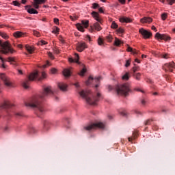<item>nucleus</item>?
I'll return each mask as SVG.
<instances>
[{"instance_id": "nucleus-33", "label": "nucleus", "mask_w": 175, "mask_h": 175, "mask_svg": "<svg viewBox=\"0 0 175 175\" xmlns=\"http://www.w3.org/2000/svg\"><path fill=\"white\" fill-rule=\"evenodd\" d=\"M87 72V69L85 68H83L81 72H79L80 76H84L85 73Z\"/></svg>"}, {"instance_id": "nucleus-53", "label": "nucleus", "mask_w": 175, "mask_h": 175, "mask_svg": "<svg viewBox=\"0 0 175 175\" xmlns=\"http://www.w3.org/2000/svg\"><path fill=\"white\" fill-rule=\"evenodd\" d=\"M51 73H53V75H54V73H57V69H55V68H52L51 70Z\"/></svg>"}, {"instance_id": "nucleus-9", "label": "nucleus", "mask_w": 175, "mask_h": 175, "mask_svg": "<svg viewBox=\"0 0 175 175\" xmlns=\"http://www.w3.org/2000/svg\"><path fill=\"white\" fill-rule=\"evenodd\" d=\"M0 78L5 87H8V88L13 87V83H12V81H10V78L8 77L5 74L0 75Z\"/></svg>"}, {"instance_id": "nucleus-31", "label": "nucleus", "mask_w": 175, "mask_h": 175, "mask_svg": "<svg viewBox=\"0 0 175 175\" xmlns=\"http://www.w3.org/2000/svg\"><path fill=\"white\" fill-rule=\"evenodd\" d=\"M111 27L113 29H117V28H118V25H117V23H116V22H112L111 23Z\"/></svg>"}, {"instance_id": "nucleus-48", "label": "nucleus", "mask_w": 175, "mask_h": 175, "mask_svg": "<svg viewBox=\"0 0 175 175\" xmlns=\"http://www.w3.org/2000/svg\"><path fill=\"white\" fill-rule=\"evenodd\" d=\"M8 62H14V57H8Z\"/></svg>"}, {"instance_id": "nucleus-41", "label": "nucleus", "mask_w": 175, "mask_h": 175, "mask_svg": "<svg viewBox=\"0 0 175 175\" xmlns=\"http://www.w3.org/2000/svg\"><path fill=\"white\" fill-rule=\"evenodd\" d=\"M15 116L17 118H19V117H23V113H20V112H16L15 113Z\"/></svg>"}, {"instance_id": "nucleus-49", "label": "nucleus", "mask_w": 175, "mask_h": 175, "mask_svg": "<svg viewBox=\"0 0 175 175\" xmlns=\"http://www.w3.org/2000/svg\"><path fill=\"white\" fill-rule=\"evenodd\" d=\"M167 1L168 2L169 5H173V3L175 2V0H167Z\"/></svg>"}, {"instance_id": "nucleus-56", "label": "nucleus", "mask_w": 175, "mask_h": 175, "mask_svg": "<svg viewBox=\"0 0 175 175\" xmlns=\"http://www.w3.org/2000/svg\"><path fill=\"white\" fill-rule=\"evenodd\" d=\"M141 103H142V105H146V100H144V99H142V100H141Z\"/></svg>"}, {"instance_id": "nucleus-52", "label": "nucleus", "mask_w": 175, "mask_h": 175, "mask_svg": "<svg viewBox=\"0 0 175 175\" xmlns=\"http://www.w3.org/2000/svg\"><path fill=\"white\" fill-rule=\"evenodd\" d=\"M133 139H136V137H137V132L133 133Z\"/></svg>"}, {"instance_id": "nucleus-37", "label": "nucleus", "mask_w": 175, "mask_h": 175, "mask_svg": "<svg viewBox=\"0 0 175 175\" xmlns=\"http://www.w3.org/2000/svg\"><path fill=\"white\" fill-rule=\"evenodd\" d=\"M38 44L41 45V46H44V44H47V42L42 40L38 42Z\"/></svg>"}, {"instance_id": "nucleus-19", "label": "nucleus", "mask_w": 175, "mask_h": 175, "mask_svg": "<svg viewBox=\"0 0 175 175\" xmlns=\"http://www.w3.org/2000/svg\"><path fill=\"white\" fill-rule=\"evenodd\" d=\"M25 35V33H23L21 31H15L13 33V36L16 38V39H18L19 38H23Z\"/></svg>"}, {"instance_id": "nucleus-15", "label": "nucleus", "mask_w": 175, "mask_h": 175, "mask_svg": "<svg viewBox=\"0 0 175 175\" xmlns=\"http://www.w3.org/2000/svg\"><path fill=\"white\" fill-rule=\"evenodd\" d=\"M53 124L51 123V122L49 121V120H45L44 121L43 123V129L44 131H49V129H50V128H51V125Z\"/></svg>"}, {"instance_id": "nucleus-39", "label": "nucleus", "mask_w": 175, "mask_h": 175, "mask_svg": "<svg viewBox=\"0 0 175 175\" xmlns=\"http://www.w3.org/2000/svg\"><path fill=\"white\" fill-rule=\"evenodd\" d=\"M106 39H107V42H111V40H113V37H112L111 36H107L106 37Z\"/></svg>"}, {"instance_id": "nucleus-47", "label": "nucleus", "mask_w": 175, "mask_h": 175, "mask_svg": "<svg viewBox=\"0 0 175 175\" xmlns=\"http://www.w3.org/2000/svg\"><path fill=\"white\" fill-rule=\"evenodd\" d=\"M167 17V15L166 14H163L161 15L162 20H164V21L166 20Z\"/></svg>"}, {"instance_id": "nucleus-30", "label": "nucleus", "mask_w": 175, "mask_h": 175, "mask_svg": "<svg viewBox=\"0 0 175 175\" xmlns=\"http://www.w3.org/2000/svg\"><path fill=\"white\" fill-rule=\"evenodd\" d=\"M89 23L90 21L88 20H85L81 21L82 25H83V27H85V28H88Z\"/></svg>"}, {"instance_id": "nucleus-12", "label": "nucleus", "mask_w": 175, "mask_h": 175, "mask_svg": "<svg viewBox=\"0 0 175 175\" xmlns=\"http://www.w3.org/2000/svg\"><path fill=\"white\" fill-rule=\"evenodd\" d=\"M139 33L142 35V36L144 38V39H150L151 36H152V33L147 30H145L144 29H140L139 30Z\"/></svg>"}, {"instance_id": "nucleus-63", "label": "nucleus", "mask_w": 175, "mask_h": 175, "mask_svg": "<svg viewBox=\"0 0 175 175\" xmlns=\"http://www.w3.org/2000/svg\"><path fill=\"white\" fill-rule=\"evenodd\" d=\"M135 62H137V64H140V60H139L138 59H135Z\"/></svg>"}, {"instance_id": "nucleus-28", "label": "nucleus", "mask_w": 175, "mask_h": 175, "mask_svg": "<svg viewBox=\"0 0 175 175\" xmlns=\"http://www.w3.org/2000/svg\"><path fill=\"white\" fill-rule=\"evenodd\" d=\"M160 57L163 58L164 59H167L170 58V56H169L168 53H161L160 55Z\"/></svg>"}, {"instance_id": "nucleus-21", "label": "nucleus", "mask_w": 175, "mask_h": 175, "mask_svg": "<svg viewBox=\"0 0 175 175\" xmlns=\"http://www.w3.org/2000/svg\"><path fill=\"white\" fill-rule=\"evenodd\" d=\"M63 75L65 77H69V76H70V70L65 68L63 70Z\"/></svg>"}, {"instance_id": "nucleus-25", "label": "nucleus", "mask_w": 175, "mask_h": 175, "mask_svg": "<svg viewBox=\"0 0 175 175\" xmlns=\"http://www.w3.org/2000/svg\"><path fill=\"white\" fill-rule=\"evenodd\" d=\"M131 77V75H129V72H126L122 77V80L128 81L129 80V78Z\"/></svg>"}, {"instance_id": "nucleus-10", "label": "nucleus", "mask_w": 175, "mask_h": 175, "mask_svg": "<svg viewBox=\"0 0 175 175\" xmlns=\"http://www.w3.org/2000/svg\"><path fill=\"white\" fill-rule=\"evenodd\" d=\"M85 49H88V45L84 42H79L77 44L76 50H77L79 53H82L84 51Z\"/></svg>"}, {"instance_id": "nucleus-59", "label": "nucleus", "mask_w": 175, "mask_h": 175, "mask_svg": "<svg viewBox=\"0 0 175 175\" xmlns=\"http://www.w3.org/2000/svg\"><path fill=\"white\" fill-rule=\"evenodd\" d=\"M152 31H155V32H157V27H155V26H152Z\"/></svg>"}, {"instance_id": "nucleus-7", "label": "nucleus", "mask_w": 175, "mask_h": 175, "mask_svg": "<svg viewBox=\"0 0 175 175\" xmlns=\"http://www.w3.org/2000/svg\"><path fill=\"white\" fill-rule=\"evenodd\" d=\"M98 128H99V129H105V124H103L102 122L93 123V124L85 126L83 127V129H84V131H88L90 132L91 131L98 129Z\"/></svg>"}, {"instance_id": "nucleus-8", "label": "nucleus", "mask_w": 175, "mask_h": 175, "mask_svg": "<svg viewBox=\"0 0 175 175\" xmlns=\"http://www.w3.org/2000/svg\"><path fill=\"white\" fill-rule=\"evenodd\" d=\"M13 105L10 103L9 101H5L0 105V116L2 114L3 111L6 113L4 116H9V109L12 107Z\"/></svg>"}, {"instance_id": "nucleus-35", "label": "nucleus", "mask_w": 175, "mask_h": 175, "mask_svg": "<svg viewBox=\"0 0 175 175\" xmlns=\"http://www.w3.org/2000/svg\"><path fill=\"white\" fill-rule=\"evenodd\" d=\"M33 34L34 35V36H37V38H39L40 36V33H39V31L36 30L33 31Z\"/></svg>"}, {"instance_id": "nucleus-40", "label": "nucleus", "mask_w": 175, "mask_h": 175, "mask_svg": "<svg viewBox=\"0 0 175 175\" xmlns=\"http://www.w3.org/2000/svg\"><path fill=\"white\" fill-rule=\"evenodd\" d=\"M39 5L38 3H36V1H34V3H33V8L34 9H39Z\"/></svg>"}, {"instance_id": "nucleus-54", "label": "nucleus", "mask_w": 175, "mask_h": 175, "mask_svg": "<svg viewBox=\"0 0 175 175\" xmlns=\"http://www.w3.org/2000/svg\"><path fill=\"white\" fill-rule=\"evenodd\" d=\"M120 3H122V5H125L126 0H118Z\"/></svg>"}, {"instance_id": "nucleus-51", "label": "nucleus", "mask_w": 175, "mask_h": 175, "mask_svg": "<svg viewBox=\"0 0 175 175\" xmlns=\"http://www.w3.org/2000/svg\"><path fill=\"white\" fill-rule=\"evenodd\" d=\"M117 31H118V32L119 33H124V29H121V28L118 29Z\"/></svg>"}, {"instance_id": "nucleus-64", "label": "nucleus", "mask_w": 175, "mask_h": 175, "mask_svg": "<svg viewBox=\"0 0 175 175\" xmlns=\"http://www.w3.org/2000/svg\"><path fill=\"white\" fill-rule=\"evenodd\" d=\"M18 49H23V45L22 44H18Z\"/></svg>"}, {"instance_id": "nucleus-4", "label": "nucleus", "mask_w": 175, "mask_h": 175, "mask_svg": "<svg viewBox=\"0 0 175 175\" xmlns=\"http://www.w3.org/2000/svg\"><path fill=\"white\" fill-rule=\"evenodd\" d=\"M92 15L97 22L94 23L93 25L90 26V32H94V31L99 32V31H102V27L100 26V24L103 23V20L99 17V14L95 11L92 12Z\"/></svg>"}, {"instance_id": "nucleus-24", "label": "nucleus", "mask_w": 175, "mask_h": 175, "mask_svg": "<svg viewBox=\"0 0 175 175\" xmlns=\"http://www.w3.org/2000/svg\"><path fill=\"white\" fill-rule=\"evenodd\" d=\"M133 77L137 79L138 81H140V77L142 76V74L140 72L137 73H133Z\"/></svg>"}, {"instance_id": "nucleus-3", "label": "nucleus", "mask_w": 175, "mask_h": 175, "mask_svg": "<svg viewBox=\"0 0 175 175\" xmlns=\"http://www.w3.org/2000/svg\"><path fill=\"white\" fill-rule=\"evenodd\" d=\"M46 74L45 72H41V76L39 72L36 71L34 72L31 73L27 79L25 80L22 85L25 90H28L29 88V82L33 81L34 80H36V79L38 80V81H40V80H43V79H46Z\"/></svg>"}, {"instance_id": "nucleus-32", "label": "nucleus", "mask_w": 175, "mask_h": 175, "mask_svg": "<svg viewBox=\"0 0 175 175\" xmlns=\"http://www.w3.org/2000/svg\"><path fill=\"white\" fill-rule=\"evenodd\" d=\"M34 2L38 3V5H42V3H46V0H34Z\"/></svg>"}, {"instance_id": "nucleus-2", "label": "nucleus", "mask_w": 175, "mask_h": 175, "mask_svg": "<svg viewBox=\"0 0 175 175\" xmlns=\"http://www.w3.org/2000/svg\"><path fill=\"white\" fill-rule=\"evenodd\" d=\"M75 87L77 89V92L79 94L80 96L83 98V99H85L88 103V105H91L92 106H95L96 105L97 102H99L102 98V94L99 92H97L96 94H94L92 96V97H90V95H91V91L90 90H79L80 88V84L79 82H77L73 84Z\"/></svg>"}, {"instance_id": "nucleus-60", "label": "nucleus", "mask_w": 175, "mask_h": 175, "mask_svg": "<svg viewBox=\"0 0 175 175\" xmlns=\"http://www.w3.org/2000/svg\"><path fill=\"white\" fill-rule=\"evenodd\" d=\"M98 12H99L100 13H103V9L102 8H100L98 9Z\"/></svg>"}, {"instance_id": "nucleus-45", "label": "nucleus", "mask_w": 175, "mask_h": 175, "mask_svg": "<svg viewBox=\"0 0 175 175\" xmlns=\"http://www.w3.org/2000/svg\"><path fill=\"white\" fill-rule=\"evenodd\" d=\"M98 8H99V4H98L96 3H93V9H98Z\"/></svg>"}, {"instance_id": "nucleus-44", "label": "nucleus", "mask_w": 175, "mask_h": 175, "mask_svg": "<svg viewBox=\"0 0 175 175\" xmlns=\"http://www.w3.org/2000/svg\"><path fill=\"white\" fill-rule=\"evenodd\" d=\"M151 120L148 119L145 122V125H151Z\"/></svg>"}, {"instance_id": "nucleus-36", "label": "nucleus", "mask_w": 175, "mask_h": 175, "mask_svg": "<svg viewBox=\"0 0 175 175\" xmlns=\"http://www.w3.org/2000/svg\"><path fill=\"white\" fill-rule=\"evenodd\" d=\"M114 44L115 46H120V44H121V41H120V40H118V38H116Z\"/></svg>"}, {"instance_id": "nucleus-17", "label": "nucleus", "mask_w": 175, "mask_h": 175, "mask_svg": "<svg viewBox=\"0 0 175 175\" xmlns=\"http://www.w3.org/2000/svg\"><path fill=\"white\" fill-rule=\"evenodd\" d=\"M79 54L75 53V59L70 57L68 59L69 62H75L76 64H78L79 65H80V62H79Z\"/></svg>"}, {"instance_id": "nucleus-55", "label": "nucleus", "mask_w": 175, "mask_h": 175, "mask_svg": "<svg viewBox=\"0 0 175 175\" xmlns=\"http://www.w3.org/2000/svg\"><path fill=\"white\" fill-rule=\"evenodd\" d=\"M53 32L55 33H58V32H59V28L56 27V31H53Z\"/></svg>"}, {"instance_id": "nucleus-16", "label": "nucleus", "mask_w": 175, "mask_h": 175, "mask_svg": "<svg viewBox=\"0 0 175 175\" xmlns=\"http://www.w3.org/2000/svg\"><path fill=\"white\" fill-rule=\"evenodd\" d=\"M140 21L142 24H150L152 23V18L151 17H144L140 19Z\"/></svg>"}, {"instance_id": "nucleus-20", "label": "nucleus", "mask_w": 175, "mask_h": 175, "mask_svg": "<svg viewBox=\"0 0 175 175\" xmlns=\"http://www.w3.org/2000/svg\"><path fill=\"white\" fill-rule=\"evenodd\" d=\"M120 23H132V19L126 16L120 18Z\"/></svg>"}, {"instance_id": "nucleus-23", "label": "nucleus", "mask_w": 175, "mask_h": 175, "mask_svg": "<svg viewBox=\"0 0 175 175\" xmlns=\"http://www.w3.org/2000/svg\"><path fill=\"white\" fill-rule=\"evenodd\" d=\"M25 49H26L27 51H28V53H29V54H32V53H33V51H34L33 47L29 46V45H26Z\"/></svg>"}, {"instance_id": "nucleus-6", "label": "nucleus", "mask_w": 175, "mask_h": 175, "mask_svg": "<svg viewBox=\"0 0 175 175\" xmlns=\"http://www.w3.org/2000/svg\"><path fill=\"white\" fill-rule=\"evenodd\" d=\"M0 53L5 55L9 54V53L13 54V53H16V51L12 49V45H10L9 42L6 41L2 43V40H0Z\"/></svg>"}, {"instance_id": "nucleus-13", "label": "nucleus", "mask_w": 175, "mask_h": 175, "mask_svg": "<svg viewBox=\"0 0 175 175\" xmlns=\"http://www.w3.org/2000/svg\"><path fill=\"white\" fill-rule=\"evenodd\" d=\"M155 38H157V39H161V40H165L167 42L168 40H170V39H171L170 36H169L166 34H161L159 33H156Z\"/></svg>"}, {"instance_id": "nucleus-61", "label": "nucleus", "mask_w": 175, "mask_h": 175, "mask_svg": "<svg viewBox=\"0 0 175 175\" xmlns=\"http://www.w3.org/2000/svg\"><path fill=\"white\" fill-rule=\"evenodd\" d=\"M4 131H5V132H8V131H9V127L8 126H5L4 128Z\"/></svg>"}, {"instance_id": "nucleus-62", "label": "nucleus", "mask_w": 175, "mask_h": 175, "mask_svg": "<svg viewBox=\"0 0 175 175\" xmlns=\"http://www.w3.org/2000/svg\"><path fill=\"white\" fill-rule=\"evenodd\" d=\"M21 3H23V5H25V3H27V0H21Z\"/></svg>"}, {"instance_id": "nucleus-42", "label": "nucleus", "mask_w": 175, "mask_h": 175, "mask_svg": "<svg viewBox=\"0 0 175 175\" xmlns=\"http://www.w3.org/2000/svg\"><path fill=\"white\" fill-rule=\"evenodd\" d=\"M12 3H13L14 6H20V3H18V1H13Z\"/></svg>"}, {"instance_id": "nucleus-18", "label": "nucleus", "mask_w": 175, "mask_h": 175, "mask_svg": "<svg viewBox=\"0 0 175 175\" xmlns=\"http://www.w3.org/2000/svg\"><path fill=\"white\" fill-rule=\"evenodd\" d=\"M58 88L61 91H68V85L64 83H58Z\"/></svg>"}, {"instance_id": "nucleus-50", "label": "nucleus", "mask_w": 175, "mask_h": 175, "mask_svg": "<svg viewBox=\"0 0 175 175\" xmlns=\"http://www.w3.org/2000/svg\"><path fill=\"white\" fill-rule=\"evenodd\" d=\"M47 66H50V62H46V64L42 66V68H47Z\"/></svg>"}, {"instance_id": "nucleus-57", "label": "nucleus", "mask_w": 175, "mask_h": 175, "mask_svg": "<svg viewBox=\"0 0 175 175\" xmlns=\"http://www.w3.org/2000/svg\"><path fill=\"white\" fill-rule=\"evenodd\" d=\"M86 39L87 40H88L89 42H91V37L90 36H86Z\"/></svg>"}, {"instance_id": "nucleus-58", "label": "nucleus", "mask_w": 175, "mask_h": 175, "mask_svg": "<svg viewBox=\"0 0 175 175\" xmlns=\"http://www.w3.org/2000/svg\"><path fill=\"white\" fill-rule=\"evenodd\" d=\"M48 55H49V57H50V58H53V53H51V52H49V53H48Z\"/></svg>"}, {"instance_id": "nucleus-11", "label": "nucleus", "mask_w": 175, "mask_h": 175, "mask_svg": "<svg viewBox=\"0 0 175 175\" xmlns=\"http://www.w3.org/2000/svg\"><path fill=\"white\" fill-rule=\"evenodd\" d=\"M163 69L165 70V72H173V69H175V64L172 62L171 63H166L163 66Z\"/></svg>"}, {"instance_id": "nucleus-14", "label": "nucleus", "mask_w": 175, "mask_h": 175, "mask_svg": "<svg viewBox=\"0 0 175 175\" xmlns=\"http://www.w3.org/2000/svg\"><path fill=\"white\" fill-rule=\"evenodd\" d=\"M101 77H98L96 78H93L92 77H90L88 80L86 81L85 84L86 85H90L91 84V81H94L96 83H98V81L100 80Z\"/></svg>"}, {"instance_id": "nucleus-27", "label": "nucleus", "mask_w": 175, "mask_h": 175, "mask_svg": "<svg viewBox=\"0 0 175 175\" xmlns=\"http://www.w3.org/2000/svg\"><path fill=\"white\" fill-rule=\"evenodd\" d=\"M127 51H129V53H132L133 54H137V51L132 49V47L131 46H128Z\"/></svg>"}, {"instance_id": "nucleus-26", "label": "nucleus", "mask_w": 175, "mask_h": 175, "mask_svg": "<svg viewBox=\"0 0 175 175\" xmlns=\"http://www.w3.org/2000/svg\"><path fill=\"white\" fill-rule=\"evenodd\" d=\"M76 27H77L78 31H80L81 32H84V27H83V25H81V24L77 23L76 25Z\"/></svg>"}, {"instance_id": "nucleus-22", "label": "nucleus", "mask_w": 175, "mask_h": 175, "mask_svg": "<svg viewBox=\"0 0 175 175\" xmlns=\"http://www.w3.org/2000/svg\"><path fill=\"white\" fill-rule=\"evenodd\" d=\"M27 12H29V14H38V13H39L38 10H35L34 8L27 9Z\"/></svg>"}, {"instance_id": "nucleus-29", "label": "nucleus", "mask_w": 175, "mask_h": 175, "mask_svg": "<svg viewBox=\"0 0 175 175\" xmlns=\"http://www.w3.org/2000/svg\"><path fill=\"white\" fill-rule=\"evenodd\" d=\"M0 36H1L3 39H9V36L5 32L0 31Z\"/></svg>"}, {"instance_id": "nucleus-1", "label": "nucleus", "mask_w": 175, "mask_h": 175, "mask_svg": "<svg viewBox=\"0 0 175 175\" xmlns=\"http://www.w3.org/2000/svg\"><path fill=\"white\" fill-rule=\"evenodd\" d=\"M54 92L51 86H47L44 88L43 91L33 96L27 102L25 103L26 107H31L32 109H37L38 111L43 113L45 111L43 102L50 96L53 95Z\"/></svg>"}, {"instance_id": "nucleus-38", "label": "nucleus", "mask_w": 175, "mask_h": 175, "mask_svg": "<svg viewBox=\"0 0 175 175\" xmlns=\"http://www.w3.org/2000/svg\"><path fill=\"white\" fill-rule=\"evenodd\" d=\"M98 46H102V44H103V40H102V38H98Z\"/></svg>"}, {"instance_id": "nucleus-34", "label": "nucleus", "mask_w": 175, "mask_h": 175, "mask_svg": "<svg viewBox=\"0 0 175 175\" xmlns=\"http://www.w3.org/2000/svg\"><path fill=\"white\" fill-rule=\"evenodd\" d=\"M133 73H136V72H139V70H140V68L139 66H134L133 67Z\"/></svg>"}, {"instance_id": "nucleus-46", "label": "nucleus", "mask_w": 175, "mask_h": 175, "mask_svg": "<svg viewBox=\"0 0 175 175\" xmlns=\"http://www.w3.org/2000/svg\"><path fill=\"white\" fill-rule=\"evenodd\" d=\"M53 21H54L55 24H57V25H58V24H59V19H58L57 18H55L53 19Z\"/></svg>"}, {"instance_id": "nucleus-5", "label": "nucleus", "mask_w": 175, "mask_h": 175, "mask_svg": "<svg viewBox=\"0 0 175 175\" xmlns=\"http://www.w3.org/2000/svg\"><path fill=\"white\" fill-rule=\"evenodd\" d=\"M115 90L118 95H123L127 96L129 92H131V85L129 83H123L122 85H118L115 87Z\"/></svg>"}, {"instance_id": "nucleus-43", "label": "nucleus", "mask_w": 175, "mask_h": 175, "mask_svg": "<svg viewBox=\"0 0 175 175\" xmlns=\"http://www.w3.org/2000/svg\"><path fill=\"white\" fill-rule=\"evenodd\" d=\"M130 65H131V59L126 60L125 64L126 68H128V66H130Z\"/></svg>"}]
</instances>
